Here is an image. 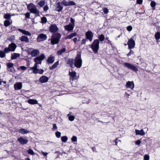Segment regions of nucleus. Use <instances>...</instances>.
I'll list each match as a JSON object with an SVG mask.
<instances>
[{
	"instance_id": "1",
	"label": "nucleus",
	"mask_w": 160,
	"mask_h": 160,
	"mask_svg": "<svg viewBox=\"0 0 160 160\" xmlns=\"http://www.w3.org/2000/svg\"><path fill=\"white\" fill-rule=\"evenodd\" d=\"M74 65L77 68H80L82 66V60L80 52H78L74 60Z\"/></svg>"
},
{
	"instance_id": "2",
	"label": "nucleus",
	"mask_w": 160,
	"mask_h": 160,
	"mask_svg": "<svg viewBox=\"0 0 160 160\" xmlns=\"http://www.w3.org/2000/svg\"><path fill=\"white\" fill-rule=\"evenodd\" d=\"M27 8L30 12L35 14L36 17L39 16V11L37 9L36 6L33 3H30L28 5Z\"/></svg>"
},
{
	"instance_id": "3",
	"label": "nucleus",
	"mask_w": 160,
	"mask_h": 160,
	"mask_svg": "<svg viewBox=\"0 0 160 160\" xmlns=\"http://www.w3.org/2000/svg\"><path fill=\"white\" fill-rule=\"evenodd\" d=\"M61 37V35L59 33H57L53 34L52 36L51 41V44L54 45L58 43Z\"/></svg>"
},
{
	"instance_id": "4",
	"label": "nucleus",
	"mask_w": 160,
	"mask_h": 160,
	"mask_svg": "<svg viewBox=\"0 0 160 160\" xmlns=\"http://www.w3.org/2000/svg\"><path fill=\"white\" fill-rule=\"evenodd\" d=\"M45 56L43 53L41 54L40 56L35 58L34 59V61L35 62V63L33 67L36 68L37 67H38V64H41L42 61L43 60Z\"/></svg>"
},
{
	"instance_id": "5",
	"label": "nucleus",
	"mask_w": 160,
	"mask_h": 160,
	"mask_svg": "<svg viewBox=\"0 0 160 160\" xmlns=\"http://www.w3.org/2000/svg\"><path fill=\"white\" fill-rule=\"evenodd\" d=\"M99 42L98 39H95L94 41L90 47L95 53L97 52L99 48Z\"/></svg>"
},
{
	"instance_id": "6",
	"label": "nucleus",
	"mask_w": 160,
	"mask_h": 160,
	"mask_svg": "<svg viewBox=\"0 0 160 160\" xmlns=\"http://www.w3.org/2000/svg\"><path fill=\"white\" fill-rule=\"evenodd\" d=\"M47 36L46 34L43 33H41L38 36L37 40L38 42H39L47 39Z\"/></svg>"
},
{
	"instance_id": "7",
	"label": "nucleus",
	"mask_w": 160,
	"mask_h": 160,
	"mask_svg": "<svg viewBox=\"0 0 160 160\" xmlns=\"http://www.w3.org/2000/svg\"><path fill=\"white\" fill-rule=\"evenodd\" d=\"M30 70H32L33 73L35 74L39 73L42 74L44 72V70L43 69H38V67H37L36 68H34V67L30 68Z\"/></svg>"
},
{
	"instance_id": "8",
	"label": "nucleus",
	"mask_w": 160,
	"mask_h": 160,
	"mask_svg": "<svg viewBox=\"0 0 160 160\" xmlns=\"http://www.w3.org/2000/svg\"><path fill=\"white\" fill-rule=\"evenodd\" d=\"M124 64L125 66L131 69L134 72H137L138 70V68L136 66L130 63H125Z\"/></svg>"
},
{
	"instance_id": "9",
	"label": "nucleus",
	"mask_w": 160,
	"mask_h": 160,
	"mask_svg": "<svg viewBox=\"0 0 160 160\" xmlns=\"http://www.w3.org/2000/svg\"><path fill=\"white\" fill-rule=\"evenodd\" d=\"M124 64L125 66L131 69L134 72H137L138 70V68L136 66L130 63H125Z\"/></svg>"
},
{
	"instance_id": "10",
	"label": "nucleus",
	"mask_w": 160,
	"mask_h": 160,
	"mask_svg": "<svg viewBox=\"0 0 160 160\" xmlns=\"http://www.w3.org/2000/svg\"><path fill=\"white\" fill-rule=\"evenodd\" d=\"M50 31L52 33H55L57 32L58 28L55 24H51L49 27Z\"/></svg>"
},
{
	"instance_id": "11",
	"label": "nucleus",
	"mask_w": 160,
	"mask_h": 160,
	"mask_svg": "<svg viewBox=\"0 0 160 160\" xmlns=\"http://www.w3.org/2000/svg\"><path fill=\"white\" fill-rule=\"evenodd\" d=\"M93 33L91 31H88L85 33V36L87 39L90 42H91L92 40L93 37Z\"/></svg>"
},
{
	"instance_id": "12",
	"label": "nucleus",
	"mask_w": 160,
	"mask_h": 160,
	"mask_svg": "<svg viewBox=\"0 0 160 160\" xmlns=\"http://www.w3.org/2000/svg\"><path fill=\"white\" fill-rule=\"evenodd\" d=\"M61 3L63 4L64 5L66 6H74L75 5L76 3L72 1H69L67 2L65 0H63V1L61 2Z\"/></svg>"
},
{
	"instance_id": "13",
	"label": "nucleus",
	"mask_w": 160,
	"mask_h": 160,
	"mask_svg": "<svg viewBox=\"0 0 160 160\" xmlns=\"http://www.w3.org/2000/svg\"><path fill=\"white\" fill-rule=\"evenodd\" d=\"M76 73L75 71H72L70 72V71L69 72V75L70 76V80L73 81V80L76 79L77 78L76 75Z\"/></svg>"
},
{
	"instance_id": "14",
	"label": "nucleus",
	"mask_w": 160,
	"mask_h": 160,
	"mask_svg": "<svg viewBox=\"0 0 160 160\" xmlns=\"http://www.w3.org/2000/svg\"><path fill=\"white\" fill-rule=\"evenodd\" d=\"M74 27V25L69 24L65 26L64 27L65 30L70 32L72 31Z\"/></svg>"
},
{
	"instance_id": "15",
	"label": "nucleus",
	"mask_w": 160,
	"mask_h": 160,
	"mask_svg": "<svg viewBox=\"0 0 160 160\" xmlns=\"http://www.w3.org/2000/svg\"><path fill=\"white\" fill-rule=\"evenodd\" d=\"M128 48L131 49L133 48L135 46V42L132 38L129 40L128 42Z\"/></svg>"
},
{
	"instance_id": "16",
	"label": "nucleus",
	"mask_w": 160,
	"mask_h": 160,
	"mask_svg": "<svg viewBox=\"0 0 160 160\" xmlns=\"http://www.w3.org/2000/svg\"><path fill=\"white\" fill-rule=\"evenodd\" d=\"M18 141L21 144L24 145L27 144L28 143V140L22 137H20L18 138Z\"/></svg>"
},
{
	"instance_id": "17",
	"label": "nucleus",
	"mask_w": 160,
	"mask_h": 160,
	"mask_svg": "<svg viewBox=\"0 0 160 160\" xmlns=\"http://www.w3.org/2000/svg\"><path fill=\"white\" fill-rule=\"evenodd\" d=\"M48 79L49 78L48 77L45 76H42L40 78L39 81L41 83H44L47 82Z\"/></svg>"
},
{
	"instance_id": "18",
	"label": "nucleus",
	"mask_w": 160,
	"mask_h": 160,
	"mask_svg": "<svg viewBox=\"0 0 160 160\" xmlns=\"http://www.w3.org/2000/svg\"><path fill=\"white\" fill-rule=\"evenodd\" d=\"M125 87L127 88H130L132 89L134 87L133 82V81H128L126 83Z\"/></svg>"
},
{
	"instance_id": "19",
	"label": "nucleus",
	"mask_w": 160,
	"mask_h": 160,
	"mask_svg": "<svg viewBox=\"0 0 160 160\" xmlns=\"http://www.w3.org/2000/svg\"><path fill=\"white\" fill-rule=\"evenodd\" d=\"M22 87V83L20 82H17L14 85V89L15 90H16L21 89Z\"/></svg>"
},
{
	"instance_id": "20",
	"label": "nucleus",
	"mask_w": 160,
	"mask_h": 160,
	"mask_svg": "<svg viewBox=\"0 0 160 160\" xmlns=\"http://www.w3.org/2000/svg\"><path fill=\"white\" fill-rule=\"evenodd\" d=\"M17 46L16 44L14 43H12L9 45L8 48L11 51L13 52L15 51L16 48Z\"/></svg>"
},
{
	"instance_id": "21",
	"label": "nucleus",
	"mask_w": 160,
	"mask_h": 160,
	"mask_svg": "<svg viewBox=\"0 0 160 160\" xmlns=\"http://www.w3.org/2000/svg\"><path fill=\"white\" fill-rule=\"evenodd\" d=\"M19 39L22 42H28L29 40L28 38L25 36H22L19 38Z\"/></svg>"
},
{
	"instance_id": "22",
	"label": "nucleus",
	"mask_w": 160,
	"mask_h": 160,
	"mask_svg": "<svg viewBox=\"0 0 160 160\" xmlns=\"http://www.w3.org/2000/svg\"><path fill=\"white\" fill-rule=\"evenodd\" d=\"M39 54V51L38 49H34L31 52V54L33 57H36Z\"/></svg>"
},
{
	"instance_id": "23",
	"label": "nucleus",
	"mask_w": 160,
	"mask_h": 160,
	"mask_svg": "<svg viewBox=\"0 0 160 160\" xmlns=\"http://www.w3.org/2000/svg\"><path fill=\"white\" fill-rule=\"evenodd\" d=\"M74 60L72 58H68L67 61V63L71 67H73L74 64Z\"/></svg>"
},
{
	"instance_id": "24",
	"label": "nucleus",
	"mask_w": 160,
	"mask_h": 160,
	"mask_svg": "<svg viewBox=\"0 0 160 160\" xmlns=\"http://www.w3.org/2000/svg\"><path fill=\"white\" fill-rule=\"evenodd\" d=\"M18 30L19 32H22L23 34L26 35L30 36L31 35V33L28 31H26L24 30H23L20 28H19Z\"/></svg>"
},
{
	"instance_id": "25",
	"label": "nucleus",
	"mask_w": 160,
	"mask_h": 160,
	"mask_svg": "<svg viewBox=\"0 0 160 160\" xmlns=\"http://www.w3.org/2000/svg\"><path fill=\"white\" fill-rule=\"evenodd\" d=\"M135 132L136 135L144 136L145 134V132H144L143 130L142 129L140 130L136 129L135 130Z\"/></svg>"
},
{
	"instance_id": "26",
	"label": "nucleus",
	"mask_w": 160,
	"mask_h": 160,
	"mask_svg": "<svg viewBox=\"0 0 160 160\" xmlns=\"http://www.w3.org/2000/svg\"><path fill=\"white\" fill-rule=\"evenodd\" d=\"M61 2H59L57 4V7L56 10V11L59 12H61L63 9V7L61 6Z\"/></svg>"
},
{
	"instance_id": "27",
	"label": "nucleus",
	"mask_w": 160,
	"mask_h": 160,
	"mask_svg": "<svg viewBox=\"0 0 160 160\" xmlns=\"http://www.w3.org/2000/svg\"><path fill=\"white\" fill-rule=\"evenodd\" d=\"M19 133H21L22 134H27L29 132V131L27 129H25L24 128H21L18 130Z\"/></svg>"
},
{
	"instance_id": "28",
	"label": "nucleus",
	"mask_w": 160,
	"mask_h": 160,
	"mask_svg": "<svg viewBox=\"0 0 160 160\" xmlns=\"http://www.w3.org/2000/svg\"><path fill=\"white\" fill-rule=\"evenodd\" d=\"M28 102L31 104H37L38 103V101L35 99H29L28 100Z\"/></svg>"
},
{
	"instance_id": "29",
	"label": "nucleus",
	"mask_w": 160,
	"mask_h": 160,
	"mask_svg": "<svg viewBox=\"0 0 160 160\" xmlns=\"http://www.w3.org/2000/svg\"><path fill=\"white\" fill-rule=\"evenodd\" d=\"M54 61V57L53 56H51L48 58L47 60V62L48 63H52Z\"/></svg>"
},
{
	"instance_id": "30",
	"label": "nucleus",
	"mask_w": 160,
	"mask_h": 160,
	"mask_svg": "<svg viewBox=\"0 0 160 160\" xmlns=\"http://www.w3.org/2000/svg\"><path fill=\"white\" fill-rule=\"evenodd\" d=\"M76 35V33L75 32L72 33L67 36L65 38V39L66 40L68 39H70L75 36Z\"/></svg>"
},
{
	"instance_id": "31",
	"label": "nucleus",
	"mask_w": 160,
	"mask_h": 160,
	"mask_svg": "<svg viewBox=\"0 0 160 160\" xmlns=\"http://www.w3.org/2000/svg\"><path fill=\"white\" fill-rule=\"evenodd\" d=\"M19 56L20 54L14 53L12 55L11 59L12 60L15 59L19 57Z\"/></svg>"
},
{
	"instance_id": "32",
	"label": "nucleus",
	"mask_w": 160,
	"mask_h": 160,
	"mask_svg": "<svg viewBox=\"0 0 160 160\" xmlns=\"http://www.w3.org/2000/svg\"><path fill=\"white\" fill-rule=\"evenodd\" d=\"M59 61L55 62L51 67H50L49 68L50 70H52L55 68L58 65Z\"/></svg>"
},
{
	"instance_id": "33",
	"label": "nucleus",
	"mask_w": 160,
	"mask_h": 160,
	"mask_svg": "<svg viewBox=\"0 0 160 160\" xmlns=\"http://www.w3.org/2000/svg\"><path fill=\"white\" fill-rule=\"evenodd\" d=\"M66 50V48H62V49L58 51L57 52V54L59 55H61L62 54V53L65 52Z\"/></svg>"
},
{
	"instance_id": "34",
	"label": "nucleus",
	"mask_w": 160,
	"mask_h": 160,
	"mask_svg": "<svg viewBox=\"0 0 160 160\" xmlns=\"http://www.w3.org/2000/svg\"><path fill=\"white\" fill-rule=\"evenodd\" d=\"M155 38L157 40L160 39V32H157L155 34Z\"/></svg>"
},
{
	"instance_id": "35",
	"label": "nucleus",
	"mask_w": 160,
	"mask_h": 160,
	"mask_svg": "<svg viewBox=\"0 0 160 160\" xmlns=\"http://www.w3.org/2000/svg\"><path fill=\"white\" fill-rule=\"evenodd\" d=\"M45 4V2L44 1H42L38 3V5L40 7H43Z\"/></svg>"
},
{
	"instance_id": "36",
	"label": "nucleus",
	"mask_w": 160,
	"mask_h": 160,
	"mask_svg": "<svg viewBox=\"0 0 160 160\" xmlns=\"http://www.w3.org/2000/svg\"><path fill=\"white\" fill-rule=\"evenodd\" d=\"M41 22L42 23H45L47 21L46 18L45 17H42L41 19Z\"/></svg>"
},
{
	"instance_id": "37",
	"label": "nucleus",
	"mask_w": 160,
	"mask_h": 160,
	"mask_svg": "<svg viewBox=\"0 0 160 160\" xmlns=\"http://www.w3.org/2000/svg\"><path fill=\"white\" fill-rule=\"evenodd\" d=\"M14 64L13 63L9 62L7 64V69H9V68H13Z\"/></svg>"
},
{
	"instance_id": "38",
	"label": "nucleus",
	"mask_w": 160,
	"mask_h": 160,
	"mask_svg": "<svg viewBox=\"0 0 160 160\" xmlns=\"http://www.w3.org/2000/svg\"><path fill=\"white\" fill-rule=\"evenodd\" d=\"M61 139L62 142H65L67 141L68 138L67 136H64L62 137L61 138Z\"/></svg>"
},
{
	"instance_id": "39",
	"label": "nucleus",
	"mask_w": 160,
	"mask_h": 160,
	"mask_svg": "<svg viewBox=\"0 0 160 160\" xmlns=\"http://www.w3.org/2000/svg\"><path fill=\"white\" fill-rule=\"evenodd\" d=\"M10 24V23L9 20H6L4 22V25L6 27L9 26Z\"/></svg>"
},
{
	"instance_id": "40",
	"label": "nucleus",
	"mask_w": 160,
	"mask_h": 160,
	"mask_svg": "<svg viewBox=\"0 0 160 160\" xmlns=\"http://www.w3.org/2000/svg\"><path fill=\"white\" fill-rule=\"evenodd\" d=\"M11 16L10 14L9 13H7L5 14L4 15V18L7 19H9L11 18Z\"/></svg>"
},
{
	"instance_id": "41",
	"label": "nucleus",
	"mask_w": 160,
	"mask_h": 160,
	"mask_svg": "<svg viewBox=\"0 0 160 160\" xmlns=\"http://www.w3.org/2000/svg\"><path fill=\"white\" fill-rule=\"evenodd\" d=\"M5 54L4 51H0V57L1 58H4L5 57Z\"/></svg>"
},
{
	"instance_id": "42",
	"label": "nucleus",
	"mask_w": 160,
	"mask_h": 160,
	"mask_svg": "<svg viewBox=\"0 0 160 160\" xmlns=\"http://www.w3.org/2000/svg\"><path fill=\"white\" fill-rule=\"evenodd\" d=\"M102 10L103 11V12L104 14H107L108 12V9L106 8H102Z\"/></svg>"
},
{
	"instance_id": "43",
	"label": "nucleus",
	"mask_w": 160,
	"mask_h": 160,
	"mask_svg": "<svg viewBox=\"0 0 160 160\" xmlns=\"http://www.w3.org/2000/svg\"><path fill=\"white\" fill-rule=\"evenodd\" d=\"M69 118V119L70 121H73L74 120L75 118V117L74 116L71 115L69 116H68Z\"/></svg>"
},
{
	"instance_id": "44",
	"label": "nucleus",
	"mask_w": 160,
	"mask_h": 160,
	"mask_svg": "<svg viewBox=\"0 0 160 160\" xmlns=\"http://www.w3.org/2000/svg\"><path fill=\"white\" fill-rule=\"evenodd\" d=\"M28 152L29 154L32 155H33L34 154V153L32 149H29L28 150Z\"/></svg>"
},
{
	"instance_id": "45",
	"label": "nucleus",
	"mask_w": 160,
	"mask_h": 160,
	"mask_svg": "<svg viewBox=\"0 0 160 160\" xmlns=\"http://www.w3.org/2000/svg\"><path fill=\"white\" fill-rule=\"evenodd\" d=\"M55 134L56 136L58 138H59L61 136V133L60 132L57 131V132H56Z\"/></svg>"
},
{
	"instance_id": "46",
	"label": "nucleus",
	"mask_w": 160,
	"mask_h": 160,
	"mask_svg": "<svg viewBox=\"0 0 160 160\" xmlns=\"http://www.w3.org/2000/svg\"><path fill=\"white\" fill-rule=\"evenodd\" d=\"M71 140L72 142H76L77 141V137L75 136H73L71 138Z\"/></svg>"
},
{
	"instance_id": "47",
	"label": "nucleus",
	"mask_w": 160,
	"mask_h": 160,
	"mask_svg": "<svg viewBox=\"0 0 160 160\" xmlns=\"http://www.w3.org/2000/svg\"><path fill=\"white\" fill-rule=\"evenodd\" d=\"M8 70L9 71L12 72H14L15 71V70L14 68H9V69H8Z\"/></svg>"
},
{
	"instance_id": "48",
	"label": "nucleus",
	"mask_w": 160,
	"mask_h": 160,
	"mask_svg": "<svg viewBox=\"0 0 160 160\" xmlns=\"http://www.w3.org/2000/svg\"><path fill=\"white\" fill-rule=\"evenodd\" d=\"M149 157L148 155H145L144 157V160H149Z\"/></svg>"
},
{
	"instance_id": "49",
	"label": "nucleus",
	"mask_w": 160,
	"mask_h": 160,
	"mask_svg": "<svg viewBox=\"0 0 160 160\" xmlns=\"http://www.w3.org/2000/svg\"><path fill=\"white\" fill-rule=\"evenodd\" d=\"M4 51L6 53H8L10 51H11L10 49L9 48H4Z\"/></svg>"
},
{
	"instance_id": "50",
	"label": "nucleus",
	"mask_w": 160,
	"mask_h": 160,
	"mask_svg": "<svg viewBox=\"0 0 160 160\" xmlns=\"http://www.w3.org/2000/svg\"><path fill=\"white\" fill-rule=\"evenodd\" d=\"M151 6L152 7H154L156 6V3L154 1H152L150 3Z\"/></svg>"
},
{
	"instance_id": "51",
	"label": "nucleus",
	"mask_w": 160,
	"mask_h": 160,
	"mask_svg": "<svg viewBox=\"0 0 160 160\" xmlns=\"http://www.w3.org/2000/svg\"><path fill=\"white\" fill-rule=\"evenodd\" d=\"M87 40L88 39H87L86 38V39H82L81 41V44H85L87 41Z\"/></svg>"
},
{
	"instance_id": "52",
	"label": "nucleus",
	"mask_w": 160,
	"mask_h": 160,
	"mask_svg": "<svg viewBox=\"0 0 160 160\" xmlns=\"http://www.w3.org/2000/svg\"><path fill=\"white\" fill-rule=\"evenodd\" d=\"M48 9V7L47 5L43 7V10L44 11H47Z\"/></svg>"
},
{
	"instance_id": "53",
	"label": "nucleus",
	"mask_w": 160,
	"mask_h": 160,
	"mask_svg": "<svg viewBox=\"0 0 160 160\" xmlns=\"http://www.w3.org/2000/svg\"><path fill=\"white\" fill-rule=\"evenodd\" d=\"M70 21L72 23V25H74V26H75V20L74 19L72 18H71L70 19Z\"/></svg>"
},
{
	"instance_id": "54",
	"label": "nucleus",
	"mask_w": 160,
	"mask_h": 160,
	"mask_svg": "<svg viewBox=\"0 0 160 160\" xmlns=\"http://www.w3.org/2000/svg\"><path fill=\"white\" fill-rule=\"evenodd\" d=\"M127 29L128 31H131L132 29V27L131 26H128L127 27Z\"/></svg>"
},
{
	"instance_id": "55",
	"label": "nucleus",
	"mask_w": 160,
	"mask_h": 160,
	"mask_svg": "<svg viewBox=\"0 0 160 160\" xmlns=\"http://www.w3.org/2000/svg\"><path fill=\"white\" fill-rule=\"evenodd\" d=\"M30 14L29 12H27L25 14V17L26 18H30Z\"/></svg>"
},
{
	"instance_id": "56",
	"label": "nucleus",
	"mask_w": 160,
	"mask_h": 160,
	"mask_svg": "<svg viewBox=\"0 0 160 160\" xmlns=\"http://www.w3.org/2000/svg\"><path fill=\"white\" fill-rule=\"evenodd\" d=\"M20 68L22 70H25L27 69V68L24 66H21L20 67Z\"/></svg>"
},
{
	"instance_id": "57",
	"label": "nucleus",
	"mask_w": 160,
	"mask_h": 160,
	"mask_svg": "<svg viewBox=\"0 0 160 160\" xmlns=\"http://www.w3.org/2000/svg\"><path fill=\"white\" fill-rule=\"evenodd\" d=\"M141 143V141L139 140H137L135 144H137V145H139Z\"/></svg>"
},
{
	"instance_id": "58",
	"label": "nucleus",
	"mask_w": 160,
	"mask_h": 160,
	"mask_svg": "<svg viewBox=\"0 0 160 160\" xmlns=\"http://www.w3.org/2000/svg\"><path fill=\"white\" fill-rule=\"evenodd\" d=\"M104 39V36L102 34L101 35V41H103Z\"/></svg>"
},
{
	"instance_id": "59",
	"label": "nucleus",
	"mask_w": 160,
	"mask_h": 160,
	"mask_svg": "<svg viewBox=\"0 0 160 160\" xmlns=\"http://www.w3.org/2000/svg\"><path fill=\"white\" fill-rule=\"evenodd\" d=\"M137 3L139 4H142V0H137Z\"/></svg>"
},
{
	"instance_id": "60",
	"label": "nucleus",
	"mask_w": 160,
	"mask_h": 160,
	"mask_svg": "<svg viewBox=\"0 0 160 160\" xmlns=\"http://www.w3.org/2000/svg\"><path fill=\"white\" fill-rule=\"evenodd\" d=\"M14 38V36H11V37L9 38L8 40L10 41H12Z\"/></svg>"
},
{
	"instance_id": "61",
	"label": "nucleus",
	"mask_w": 160,
	"mask_h": 160,
	"mask_svg": "<svg viewBox=\"0 0 160 160\" xmlns=\"http://www.w3.org/2000/svg\"><path fill=\"white\" fill-rule=\"evenodd\" d=\"M133 51H132L131 50H130V52H129V53L127 54V56H130L131 54L133 53Z\"/></svg>"
},
{
	"instance_id": "62",
	"label": "nucleus",
	"mask_w": 160,
	"mask_h": 160,
	"mask_svg": "<svg viewBox=\"0 0 160 160\" xmlns=\"http://www.w3.org/2000/svg\"><path fill=\"white\" fill-rule=\"evenodd\" d=\"M57 126L55 124H53V129H57Z\"/></svg>"
},
{
	"instance_id": "63",
	"label": "nucleus",
	"mask_w": 160,
	"mask_h": 160,
	"mask_svg": "<svg viewBox=\"0 0 160 160\" xmlns=\"http://www.w3.org/2000/svg\"><path fill=\"white\" fill-rule=\"evenodd\" d=\"M42 153L43 154V155L44 156H46L48 154V153L47 152H44L42 151Z\"/></svg>"
},
{
	"instance_id": "64",
	"label": "nucleus",
	"mask_w": 160,
	"mask_h": 160,
	"mask_svg": "<svg viewBox=\"0 0 160 160\" xmlns=\"http://www.w3.org/2000/svg\"><path fill=\"white\" fill-rule=\"evenodd\" d=\"M118 138H117L115 140V145H117V143H118Z\"/></svg>"
}]
</instances>
